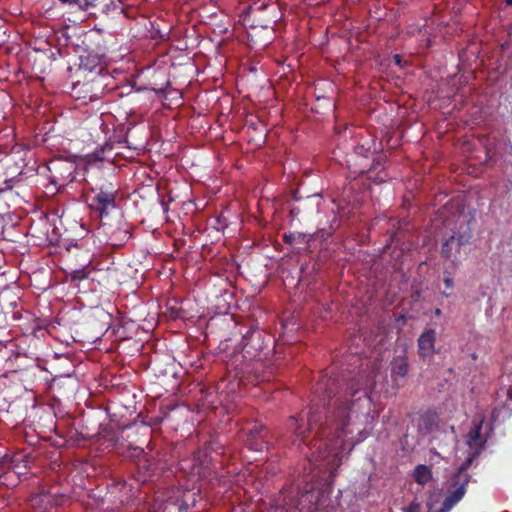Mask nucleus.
<instances>
[{"label":"nucleus","instance_id":"obj_1","mask_svg":"<svg viewBox=\"0 0 512 512\" xmlns=\"http://www.w3.org/2000/svg\"><path fill=\"white\" fill-rule=\"evenodd\" d=\"M370 385L362 387L357 381L350 387V393L343 397L332 399L330 392L321 399L312 400L311 413L319 414L322 411L319 406H333L334 411L340 414H357L360 416H374L380 413L377 405L373 404L372 398L368 392Z\"/></svg>","mask_w":512,"mask_h":512},{"label":"nucleus","instance_id":"obj_2","mask_svg":"<svg viewBox=\"0 0 512 512\" xmlns=\"http://www.w3.org/2000/svg\"><path fill=\"white\" fill-rule=\"evenodd\" d=\"M468 457L458 467L456 472L449 478L447 482V494L439 510L436 512H450L452 508L457 505L465 496L467 487L471 481V475L468 473V469L471 467L473 462L479 457L481 452L478 450L471 449Z\"/></svg>","mask_w":512,"mask_h":512},{"label":"nucleus","instance_id":"obj_3","mask_svg":"<svg viewBox=\"0 0 512 512\" xmlns=\"http://www.w3.org/2000/svg\"><path fill=\"white\" fill-rule=\"evenodd\" d=\"M494 418H480L479 421H474L473 425L466 435V444L470 449L482 452L488 439L494 431L493 420Z\"/></svg>","mask_w":512,"mask_h":512},{"label":"nucleus","instance_id":"obj_4","mask_svg":"<svg viewBox=\"0 0 512 512\" xmlns=\"http://www.w3.org/2000/svg\"><path fill=\"white\" fill-rule=\"evenodd\" d=\"M471 233L468 226H462L459 232H454L443 244L442 253L450 261L457 262L460 258L461 247L469 242Z\"/></svg>","mask_w":512,"mask_h":512},{"label":"nucleus","instance_id":"obj_5","mask_svg":"<svg viewBox=\"0 0 512 512\" xmlns=\"http://www.w3.org/2000/svg\"><path fill=\"white\" fill-rule=\"evenodd\" d=\"M350 418H341V421H339L336 424L335 432H334V438L329 439L328 441H334V443L331 444L333 446L332 449H335L336 447L340 449L341 451L346 449V446H350V448H353L357 443L360 442V439L354 440L352 437H349V434L352 433L350 428Z\"/></svg>","mask_w":512,"mask_h":512},{"label":"nucleus","instance_id":"obj_6","mask_svg":"<svg viewBox=\"0 0 512 512\" xmlns=\"http://www.w3.org/2000/svg\"><path fill=\"white\" fill-rule=\"evenodd\" d=\"M436 332L429 329L424 331L418 339V352L422 359L430 361L435 350Z\"/></svg>","mask_w":512,"mask_h":512},{"label":"nucleus","instance_id":"obj_7","mask_svg":"<svg viewBox=\"0 0 512 512\" xmlns=\"http://www.w3.org/2000/svg\"><path fill=\"white\" fill-rule=\"evenodd\" d=\"M295 494L297 495L298 492L293 488L282 490L283 504L275 507L271 512H293L298 507V502L294 499Z\"/></svg>","mask_w":512,"mask_h":512},{"label":"nucleus","instance_id":"obj_8","mask_svg":"<svg viewBox=\"0 0 512 512\" xmlns=\"http://www.w3.org/2000/svg\"><path fill=\"white\" fill-rule=\"evenodd\" d=\"M193 461L194 464L192 466V469L195 471V473H197L200 476H206L207 474H210V461L208 459V455L206 454V452H194Z\"/></svg>","mask_w":512,"mask_h":512},{"label":"nucleus","instance_id":"obj_9","mask_svg":"<svg viewBox=\"0 0 512 512\" xmlns=\"http://www.w3.org/2000/svg\"><path fill=\"white\" fill-rule=\"evenodd\" d=\"M413 478L419 485H426L432 480V470L424 464H419L413 471Z\"/></svg>","mask_w":512,"mask_h":512},{"label":"nucleus","instance_id":"obj_10","mask_svg":"<svg viewBox=\"0 0 512 512\" xmlns=\"http://www.w3.org/2000/svg\"><path fill=\"white\" fill-rule=\"evenodd\" d=\"M407 374V362L405 352L401 351L392 363V376L396 379L397 377H405Z\"/></svg>","mask_w":512,"mask_h":512},{"label":"nucleus","instance_id":"obj_11","mask_svg":"<svg viewBox=\"0 0 512 512\" xmlns=\"http://www.w3.org/2000/svg\"><path fill=\"white\" fill-rule=\"evenodd\" d=\"M95 199L101 205V213L109 206L114 205V194L112 192L100 191Z\"/></svg>","mask_w":512,"mask_h":512},{"label":"nucleus","instance_id":"obj_12","mask_svg":"<svg viewBox=\"0 0 512 512\" xmlns=\"http://www.w3.org/2000/svg\"><path fill=\"white\" fill-rule=\"evenodd\" d=\"M139 454H144V451L141 449L139 450ZM140 470H144L145 472H149L152 470V464L150 461L146 458L145 455L141 459H139L137 463Z\"/></svg>","mask_w":512,"mask_h":512},{"label":"nucleus","instance_id":"obj_13","mask_svg":"<svg viewBox=\"0 0 512 512\" xmlns=\"http://www.w3.org/2000/svg\"><path fill=\"white\" fill-rule=\"evenodd\" d=\"M269 4V0H257L250 7L252 11H259L265 9Z\"/></svg>","mask_w":512,"mask_h":512},{"label":"nucleus","instance_id":"obj_14","mask_svg":"<svg viewBox=\"0 0 512 512\" xmlns=\"http://www.w3.org/2000/svg\"><path fill=\"white\" fill-rule=\"evenodd\" d=\"M263 429H264V425L258 421H255L253 428L250 429V436L259 435Z\"/></svg>","mask_w":512,"mask_h":512},{"label":"nucleus","instance_id":"obj_15","mask_svg":"<svg viewBox=\"0 0 512 512\" xmlns=\"http://www.w3.org/2000/svg\"><path fill=\"white\" fill-rule=\"evenodd\" d=\"M393 60L395 62L396 65L402 67L403 66V61H402V58L400 55H394L393 56Z\"/></svg>","mask_w":512,"mask_h":512},{"label":"nucleus","instance_id":"obj_16","mask_svg":"<svg viewBox=\"0 0 512 512\" xmlns=\"http://www.w3.org/2000/svg\"><path fill=\"white\" fill-rule=\"evenodd\" d=\"M176 413L178 414H184L187 411V408L185 406L179 405L175 407Z\"/></svg>","mask_w":512,"mask_h":512},{"label":"nucleus","instance_id":"obj_17","mask_svg":"<svg viewBox=\"0 0 512 512\" xmlns=\"http://www.w3.org/2000/svg\"><path fill=\"white\" fill-rule=\"evenodd\" d=\"M444 284L447 289H451L453 287V282H452V279H450V278H446L444 280Z\"/></svg>","mask_w":512,"mask_h":512},{"label":"nucleus","instance_id":"obj_18","mask_svg":"<svg viewBox=\"0 0 512 512\" xmlns=\"http://www.w3.org/2000/svg\"><path fill=\"white\" fill-rule=\"evenodd\" d=\"M36 499H39L40 501H44V500H47V502H49V496L47 495H40L39 497H37Z\"/></svg>","mask_w":512,"mask_h":512},{"label":"nucleus","instance_id":"obj_19","mask_svg":"<svg viewBox=\"0 0 512 512\" xmlns=\"http://www.w3.org/2000/svg\"><path fill=\"white\" fill-rule=\"evenodd\" d=\"M7 461H8V456H7V455L3 456V457L0 459V465H3V464H5V463H7Z\"/></svg>","mask_w":512,"mask_h":512},{"label":"nucleus","instance_id":"obj_20","mask_svg":"<svg viewBox=\"0 0 512 512\" xmlns=\"http://www.w3.org/2000/svg\"><path fill=\"white\" fill-rule=\"evenodd\" d=\"M321 437H328V435L325 432H322Z\"/></svg>","mask_w":512,"mask_h":512},{"label":"nucleus","instance_id":"obj_21","mask_svg":"<svg viewBox=\"0 0 512 512\" xmlns=\"http://www.w3.org/2000/svg\"><path fill=\"white\" fill-rule=\"evenodd\" d=\"M323 445L328 448L330 444L328 442H325L323 443Z\"/></svg>","mask_w":512,"mask_h":512},{"label":"nucleus","instance_id":"obj_22","mask_svg":"<svg viewBox=\"0 0 512 512\" xmlns=\"http://www.w3.org/2000/svg\"><path fill=\"white\" fill-rule=\"evenodd\" d=\"M507 4L512 5V0H507Z\"/></svg>","mask_w":512,"mask_h":512}]
</instances>
